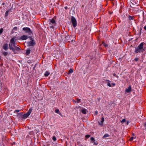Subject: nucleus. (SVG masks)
Segmentation results:
<instances>
[{"mask_svg":"<svg viewBox=\"0 0 146 146\" xmlns=\"http://www.w3.org/2000/svg\"><path fill=\"white\" fill-rule=\"evenodd\" d=\"M144 45H146L145 43L141 42L137 47H135V52L136 54L143 52L146 49V47H144Z\"/></svg>","mask_w":146,"mask_h":146,"instance_id":"f257e3e1","label":"nucleus"},{"mask_svg":"<svg viewBox=\"0 0 146 146\" xmlns=\"http://www.w3.org/2000/svg\"><path fill=\"white\" fill-rule=\"evenodd\" d=\"M48 21L50 28L54 29L56 25V21L53 18L50 19Z\"/></svg>","mask_w":146,"mask_h":146,"instance_id":"f03ea898","label":"nucleus"},{"mask_svg":"<svg viewBox=\"0 0 146 146\" xmlns=\"http://www.w3.org/2000/svg\"><path fill=\"white\" fill-rule=\"evenodd\" d=\"M15 39V38L14 37L11 39L10 40V43L9 44L10 49L12 50H14L13 47H14L16 46Z\"/></svg>","mask_w":146,"mask_h":146,"instance_id":"7ed1b4c3","label":"nucleus"},{"mask_svg":"<svg viewBox=\"0 0 146 146\" xmlns=\"http://www.w3.org/2000/svg\"><path fill=\"white\" fill-rule=\"evenodd\" d=\"M33 110L32 108H30L28 112L24 114L22 116L21 118L24 119L27 118L31 113Z\"/></svg>","mask_w":146,"mask_h":146,"instance_id":"20e7f679","label":"nucleus"},{"mask_svg":"<svg viewBox=\"0 0 146 146\" xmlns=\"http://www.w3.org/2000/svg\"><path fill=\"white\" fill-rule=\"evenodd\" d=\"M71 21L74 27H76L77 25V22L76 18L73 16H72L71 17Z\"/></svg>","mask_w":146,"mask_h":146,"instance_id":"39448f33","label":"nucleus"},{"mask_svg":"<svg viewBox=\"0 0 146 146\" xmlns=\"http://www.w3.org/2000/svg\"><path fill=\"white\" fill-rule=\"evenodd\" d=\"M23 30L25 31V33H28L30 35L33 34V32L29 28L27 27H24L23 28Z\"/></svg>","mask_w":146,"mask_h":146,"instance_id":"423d86ee","label":"nucleus"},{"mask_svg":"<svg viewBox=\"0 0 146 146\" xmlns=\"http://www.w3.org/2000/svg\"><path fill=\"white\" fill-rule=\"evenodd\" d=\"M36 44L35 40L27 42V46H33Z\"/></svg>","mask_w":146,"mask_h":146,"instance_id":"0eeeda50","label":"nucleus"},{"mask_svg":"<svg viewBox=\"0 0 146 146\" xmlns=\"http://www.w3.org/2000/svg\"><path fill=\"white\" fill-rule=\"evenodd\" d=\"M28 38H29V37L28 36L25 35L21 36L19 40H24L27 39Z\"/></svg>","mask_w":146,"mask_h":146,"instance_id":"6e6552de","label":"nucleus"},{"mask_svg":"<svg viewBox=\"0 0 146 146\" xmlns=\"http://www.w3.org/2000/svg\"><path fill=\"white\" fill-rule=\"evenodd\" d=\"M131 2L133 6L135 5H138V1L137 0H131Z\"/></svg>","mask_w":146,"mask_h":146,"instance_id":"1a4fd4ad","label":"nucleus"},{"mask_svg":"<svg viewBox=\"0 0 146 146\" xmlns=\"http://www.w3.org/2000/svg\"><path fill=\"white\" fill-rule=\"evenodd\" d=\"M131 91V86L129 85L127 88H126L125 90V93H129Z\"/></svg>","mask_w":146,"mask_h":146,"instance_id":"9d476101","label":"nucleus"},{"mask_svg":"<svg viewBox=\"0 0 146 146\" xmlns=\"http://www.w3.org/2000/svg\"><path fill=\"white\" fill-rule=\"evenodd\" d=\"M3 48L6 50L8 49V45L7 43L5 44L3 46Z\"/></svg>","mask_w":146,"mask_h":146,"instance_id":"9b49d317","label":"nucleus"},{"mask_svg":"<svg viewBox=\"0 0 146 146\" xmlns=\"http://www.w3.org/2000/svg\"><path fill=\"white\" fill-rule=\"evenodd\" d=\"M87 112V110L85 108H83L81 110V112L83 114H86Z\"/></svg>","mask_w":146,"mask_h":146,"instance_id":"f8f14e48","label":"nucleus"},{"mask_svg":"<svg viewBox=\"0 0 146 146\" xmlns=\"http://www.w3.org/2000/svg\"><path fill=\"white\" fill-rule=\"evenodd\" d=\"M14 50H12L13 52H14L15 50L17 51H19L21 50L20 48L17 46H15V47L14 48Z\"/></svg>","mask_w":146,"mask_h":146,"instance_id":"ddd939ff","label":"nucleus"},{"mask_svg":"<svg viewBox=\"0 0 146 146\" xmlns=\"http://www.w3.org/2000/svg\"><path fill=\"white\" fill-rule=\"evenodd\" d=\"M11 9L9 10H8V11H7L5 13V17H7L8 15H9V12H10L11 11Z\"/></svg>","mask_w":146,"mask_h":146,"instance_id":"4468645a","label":"nucleus"},{"mask_svg":"<svg viewBox=\"0 0 146 146\" xmlns=\"http://www.w3.org/2000/svg\"><path fill=\"white\" fill-rule=\"evenodd\" d=\"M2 53L5 56H6L7 55H9L10 54V53L8 52H3Z\"/></svg>","mask_w":146,"mask_h":146,"instance_id":"2eb2a0df","label":"nucleus"},{"mask_svg":"<svg viewBox=\"0 0 146 146\" xmlns=\"http://www.w3.org/2000/svg\"><path fill=\"white\" fill-rule=\"evenodd\" d=\"M50 74V72L48 71H46L44 74V76L45 77L48 76Z\"/></svg>","mask_w":146,"mask_h":146,"instance_id":"dca6fc26","label":"nucleus"},{"mask_svg":"<svg viewBox=\"0 0 146 146\" xmlns=\"http://www.w3.org/2000/svg\"><path fill=\"white\" fill-rule=\"evenodd\" d=\"M134 18V16H131L130 15H128V19L129 20H131L133 19Z\"/></svg>","mask_w":146,"mask_h":146,"instance_id":"f3484780","label":"nucleus"},{"mask_svg":"<svg viewBox=\"0 0 146 146\" xmlns=\"http://www.w3.org/2000/svg\"><path fill=\"white\" fill-rule=\"evenodd\" d=\"M106 81V82H108L107 83V85L108 86L110 87H112L110 83V81L109 80H105Z\"/></svg>","mask_w":146,"mask_h":146,"instance_id":"a211bd4d","label":"nucleus"},{"mask_svg":"<svg viewBox=\"0 0 146 146\" xmlns=\"http://www.w3.org/2000/svg\"><path fill=\"white\" fill-rule=\"evenodd\" d=\"M142 28L141 27L140 28V30H138L137 31L139 32V33H138V35H140L141 34V30H142Z\"/></svg>","mask_w":146,"mask_h":146,"instance_id":"6ab92c4d","label":"nucleus"},{"mask_svg":"<svg viewBox=\"0 0 146 146\" xmlns=\"http://www.w3.org/2000/svg\"><path fill=\"white\" fill-rule=\"evenodd\" d=\"M31 50L30 49H28L27 50L26 52V54L27 55H28L30 53Z\"/></svg>","mask_w":146,"mask_h":146,"instance_id":"aec40b11","label":"nucleus"},{"mask_svg":"<svg viewBox=\"0 0 146 146\" xmlns=\"http://www.w3.org/2000/svg\"><path fill=\"white\" fill-rule=\"evenodd\" d=\"M109 136H110V135L109 134H105L103 136V138H106V137H109Z\"/></svg>","mask_w":146,"mask_h":146,"instance_id":"412c9836","label":"nucleus"},{"mask_svg":"<svg viewBox=\"0 0 146 146\" xmlns=\"http://www.w3.org/2000/svg\"><path fill=\"white\" fill-rule=\"evenodd\" d=\"M90 140L92 141V143H94L95 141V140L93 137H91Z\"/></svg>","mask_w":146,"mask_h":146,"instance_id":"4be33fe9","label":"nucleus"},{"mask_svg":"<svg viewBox=\"0 0 146 146\" xmlns=\"http://www.w3.org/2000/svg\"><path fill=\"white\" fill-rule=\"evenodd\" d=\"M3 31V28L0 29V35H1Z\"/></svg>","mask_w":146,"mask_h":146,"instance_id":"5701e85b","label":"nucleus"},{"mask_svg":"<svg viewBox=\"0 0 146 146\" xmlns=\"http://www.w3.org/2000/svg\"><path fill=\"white\" fill-rule=\"evenodd\" d=\"M29 37V38H30V39L31 41H32L33 40H35L33 37H31V36H29V37Z\"/></svg>","mask_w":146,"mask_h":146,"instance_id":"b1692460","label":"nucleus"},{"mask_svg":"<svg viewBox=\"0 0 146 146\" xmlns=\"http://www.w3.org/2000/svg\"><path fill=\"white\" fill-rule=\"evenodd\" d=\"M55 112L59 114L60 113V111L58 109H56L55 111Z\"/></svg>","mask_w":146,"mask_h":146,"instance_id":"393cba45","label":"nucleus"},{"mask_svg":"<svg viewBox=\"0 0 146 146\" xmlns=\"http://www.w3.org/2000/svg\"><path fill=\"white\" fill-rule=\"evenodd\" d=\"M73 72V70L72 69H70L69 70V73H72Z\"/></svg>","mask_w":146,"mask_h":146,"instance_id":"a878e982","label":"nucleus"},{"mask_svg":"<svg viewBox=\"0 0 146 146\" xmlns=\"http://www.w3.org/2000/svg\"><path fill=\"white\" fill-rule=\"evenodd\" d=\"M98 123L99 125H101L102 126H103V123H102L101 121L98 122Z\"/></svg>","mask_w":146,"mask_h":146,"instance_id":"bb28decb","label":"nucleus"},{"mask_svg":"<svg viewBox=\"0 0 146 146\" xmlns=\"http://www.w3.org/2000/svg\"><path fill=\"white\" fill-rule=\"evenodd\" d=\"M90 135H86L85 136L86 139H88L90 137Z\"/></svg>","mask_w":146,"mask_h":146,"instance_id":"cd10ccee","label":"nucleus"},{"mask_svg":"<svg viewBox=\"0 0 146 146\" xmlns=\"http://www.w3.org/2000/svg\"><path fill=\"white\" fill-rule=\"evenodd\" d=\"M17 28L16 27H14L13 29V31H17Z\"/></svg>","mask_w":146,"mask_h":146,"instance_id":"c85d7f7f","label":"nucleus"},{"mask_svg":"<svg viewBox=\"0 0 146 146\" xmlns=\"http://www.w3.org/2000/svg\"><path fill=\"white\" fill-rule=\"evenodd\" d=\"M34 133V132L33 131H31L29 132V134L31 135H33Z\"/></svg>","mask_w":146,"mask_h":146,"instance_id":"c756f323","label":"nucleus"},{"mask_svg":"<svg viewBox=\"0 0 146 146\" xmlns=\"http://www.w3.org/2000/svg\"><path fill=\"white\" fill-rule=\"evenodd\" d=\"M52 140L54 141H56V137L55 136H53L52 138Z\"/></svg>","mask_w":146,"mask_h":146,"instance_id":"7c9ffc66","label":"nucleus"},{"mask_svg":"<svg viewBox=\"0 0 146 146\" xmlns=\"http://www.w3.org/2000/svg\"><path fill=\"white\" fill-rule=\"evenodd\" d=\"M80 101H81V100L80 99H79L78 98L77 99V101H76L77 103H79Z\"/></svg>","mask_w":146,"mask_h":146,"instance_id":"2f4dec72","label":"nucleus"},{"mask_svg":"<svg viewBox=\"0 0 146 146\" xmlns=\"http://www.w3.org/2000/svg\"><path fill=\"white\" fill-rule=\"evenodd\" d=\"M104 121V117H102V119H101V122L102 123H103Z\"/></svg>","mask_w":146,"mask_h":146,"instance_id":"473e14b6","label":"nucleus"},{"mask_svg":"<svg viewBox=\"0 0 146 146\" xmlns=\"http://www.w3.org/2000/svg\"><path fill=\"white\" fill-rule=\"evenodd\" d=\"M126 120L125 119H123L121 121V122L123 123L125 122Z\"/></svg>","mask_w":146,"mask_h":146,"instance_id":"72a5a7b5","label":"nucleus"},{"mask_svg":"<svg viewBox=\"0 0 146 146\" xmlns=\"http://www.w3.org/2000/svg\"><path fill=\"white\" fill-rule=\"evenodd\" d=\"M139 58H135L134 59V60L136 61V62H137V61L138 60H139Z\"/></svg>","mask_w":146,"mask_h":146,"instance_id":"f704fd0d","label":"nucleus"},{"mask_svg":"<svg viewBox=\"0 0 146 146\" xmlns=\"http://www.w3.org/2000/svg\"><path fill=\"white\" fill-rule=\"evenodd\" d=\"M103 45L106 47L108 46V45L106 43H103Z\"/></svg>","mask_w":146,"mask_h":146,"instance_id":"c9c22d12","label":"nucleus"},{"mask_svg":"<svg viewBox=\"0 0 146 146\" xmlns=\"http://www.w3.org/2000/svg\"><path fill=\"white\" fill-rule=\"evenodd\" d=\"M98 143L97 142H95L94 143V144L95 145H98Z\"/></svg>","mask_w":146,"mask_h":146,"instance_id":"e433bc0d","label":"nucleus"},{"mask_svg":"<svg viewBox=\"0 0 146 146\" xmlns=\"http://www.w3.org/2000/svg\"><path fill=\"white\" fill-rule=\"evenodd\" d=\"M133 137H131L129 139V140L130 141H131L133 140Z\"/></svg>","mask_w":146,"mask_h":146,"instance_id":"4c0bfd02","label":"nucleus"},{"mask_svg":"<svg viewBox=\"0 0 146 146\" xmlns=\"http://www.w3.org/2000/svg\"><path fill=\"white\" fill-rule=\"evenodd\" d=\"M98 113V112L97 111H95V115H97V114Z\"/></svg>","mask_w":146,"mask_h":146,"instance_id":"58836bf2","label":"nucleus"},{"mask_svg":"<svg viewBox=\"0 0 146 146\" xmlns=\"http://www.w3.org/2000/svg\"><path fill=\"white\" fill-rule=\"evenodd\" d=\"M20 111L19 110H16L15 111H16V112H18Z\"/></svg>","mask_w":146,"mask_h":146,"instance_id":"ea45409f","label":"nucleus"},{"mask_svg":"<svg viewBox=\"0 0 146 146\" xmlns=\"http://www.w3.org/2000/svg\"><path fill=\"white\" fill-rule=\"evenodd\" d=\"M111 84L113 86H115V83H112Z\"/></svg>","mask_w":146,"mask_h":146,"instance_id":"a19ab883","label":"nucleus"},{"mask_svg":"<svg viewBox=\"0 0 146 146\" xmlns=\"http://www.w3.org/2000/svg\"><path fill=\"white\" fill-rule=\"evenodd\" d=\"M144 126L146 128V123H145L144 124Z\"/></svg>","mask_w":146,"mask_h":146,"instance_id":"79ce46f5","label":"nucleus"},{"mask_svg":"<svg viewBox=\"0 0 146 146\" xmlns=\"http://www.w3.org/2000/svg\"><path fill=\"white\" fill-rule=\"evenodd\" d=\"M113 75L114 76H115V77L116 76V74L115 73H113Z\"/></svg>","mask_w":146,"mask_h":146,"instance_id":"37998d69","label":"nucleus"},{"mask_svg":"<svg viewBox=\"0 0 146 146\" xmlns=\"http://www.w3.org/2000/svg\"><path fill=\"white\" fill-rule=\"evenodd\" d=\"M64 9H68V7L67 6H65L64 7Z\"/></svg>","mask_w":146,"mask_h":146,"instance_id":"c03bdc74","label":"nucleus"},{"mask_svg":"<svg viewBox=\"0 0 146 146\" xmlns=\"http://www.w3.org/2000/svg\"><path fill=\"white\" fill-rule=\"evenodd\" d=\"M90 60H92V59L93 58V57H91V56H90Z\"/></svg>","mask_w":146,"mask_h":146,"instance_id":"a18cd8bd","label":"nucleus"},{"mask_svg":"<svg viewBox=\"0 0 146 146\" xmlns=\"http://www.w3.org/2000/svg\"><path fill=\"white\" fill-rule=\"evenodd\" d=\"M129 121H127V125H128L129 124Z\"/></svg>","mask_w":146,"mask_h":146,"instance_id":"49530a36","label":"nucleus"},{"mask_svg":"<svg viewBox=\"0 0 146 146\" xmlns=\"http://www.w3.org/2000/svg\"><path fill=\"white\" fill-rule=\"evenodd\" d=\"M116 77L117 78H119V76L117 75H116Z\"/></svg>","mask_w":146,"mask_h":146,"instance_id":"de8ad7c7","label":"nucleus"},{"mask_svg":"<svg viewBox=\"0 0 146 146\" xmlns=\"http://www.w3.org/2000/svg\"><path fill=\"white\" fill-rule=\"evenodd\" d=\"M68 36V34H67V36L66 35V39H67V38H66L67 37V36Z\"/></svg>","mask_w":146,"mask_h":146,"instance_id":"09e8293b","label":"nucleus"},{"mask_svg":"<svg viewBox=\"0 0 146 146\" xmlns=\"http://www.w3.org/2000/svg\"><path fill=\"white\" fill-rule=\"evenodd\" d=\"M98 101L99 102H100V99H98Z\"/></svg>","mask_w":146,"mask_h":146,"instance_id":"8fccbe9b","label":"nucleus"},{"mask_svg":"<svg viewBox=\"0 0 146 146\" xmlns=\"http://www.w3.org/2000/svg\"><path fill=\"white\" fill-rule=\"evenodd\" d=\"M4 4H5V3H3L2 5H4Z\"/></svg>","mask_w":146,"mask_h":146,"instance_id":"3c124183","label":"nucleus"},{"mask_svg":"<svg viewBox=\"0 0 146 146\" xmlns=\"http://www.w3.org/2000/svg\"><path fill=\"white\" fill-rule=\"evenodd\" d=\"M43 146H45V145H44Z\"/></svg>","mask_w":146,"mask_h":146,"instance_id":"603ef678","label":"nucleus"}]
</instances>
